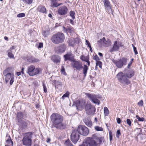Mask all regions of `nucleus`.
<instances>
[{"label":"nucleus","instance_id":"nucleus-1","mask_svg":"<svg viewBox=\"0 0 146 146\" xmlns=\"http://www.w3.org/2000/svg\"><path fill=\"white\" fill-rule=\"evenodd\" d=\"M50 119L54 127L57 129H65L67 125L63 123L64 117L61 115L57 113H53L50 116Z\"/></svg>","mask_w":146,"mask_h":146},{"label":"nucleus","instance_id":"nucleus-2","mask_svg":"<svg viewBox=\"0 0 146 146\" xmlns=\"http://www.w3.org/2000/svg\"><path fill=\"white\" fill-rule=\"evenodd\" d=\"M87 142L89 146H99L104 142L103 137H99L95 134H93L91 137H87Z\"/></svg>","mask_w":146,"mask_h":146},{"label":"nucleus","instance_id":"nucleus-3","mask_svg":"<svg viewBox=\"0 0 146 146\" xmlns=\"http://www.w3.org/2000/svg\"><path fill=\"white\" fill-rule=\"evenodd\" d=\"M65 39L64 34L61 32H58L53 35L51 38L52 42L55 44H59L63 42Z\"/></svg>","mask_w":146,"mask_h":146},{"label":"nucleus","instance_id":"nucleus-4","mask_svg":"<svg viewBox=\"0 0 146 146\" xmlns=\"http://www.w3.org/2000/svg\"><path fill=\"white\" fill-rule=\"evenodd\" d=\"M33 136V133L31 132H28L24 133L22 139L23 145L27 146H31L32 144V138Z\"/></svg>","mask_w":146,"mask_h":146},{"label":"nucleus","instance_id":"nucleus-5","mask_svg":"<svg viewBox=\"0 0 146 146\" xmlns=\"http://www.w3.org/2000/svg\"><path fill=\"white\" fill-rule=\"evenodd\" d=\"M118 80L122 86H125L129 84L130 81L122 72H120L117 75Z\"/></svg>","mask_w":146,"mask_h":146},{"label":"nucleus","instance_id":"nucleus-6","mask_svg":"<svg viewBox=\"0 0 146 146\" xmlns=\"http://www.w3.org/2000/svg\"><path fill=\"white\" fill-rule=\"evenodd\" d=\"M85 95L94 104L98 105L100 104V101L98 99H101V97L95 94H91L87 93H85Z\"/></svg>","mask_w":146,"mask_h":146},{"label":"nucleus","instance_id":"nucleus-7","mask_svg":"<svg viewBox=\"0 0 146 146\" xmlns=\"http://www.w3.org/2000/svg\"><path fill=\"white\" fill-rule=\"evenodd\" d=\"M40 68H35V66L31 65L29 66L27 68V73L30 76H33L39 73Z\"/></svg>","mask_w":146,"mask_h":146},{"label":"nucleus","instance_id":"nucleus-8","mask_svg":"<svg viewBox=\"0 0 146 146\" xmlns=\"http://www.w3.org/2000/svg\"><path fill=\"white\" fill-rule=\"evenodd\" d=\"M127 61V59L124 57L117 60L113 59L112 60V62L117 67L119 68H121L123 65H126Z\"/></svg>","mask_w":146,"mask_h":146},{"label":"nucleus","instance_id":"nucleus-9","mask_svg":"<svg viewBox=\"0 0 146 146\" xmlns=\"http://www.w3.org/2000/svg\"><path fill=\"white\" fill-rule=\"evenodd\" d=\"M80 137V134L77 129L72 131L70 135V139L74 143H76Z\"/></svg>","mask_w":146,"mask_h":146},{"label":"nucleus","instance_id":"nucleus-10","mask_svg":"<svg viewBox=\"0 0 146 146\" xmlns=\"http://www.w3.org/2000/svg\"><path fill=\"white\" fill-rule=\"evenodd\" d=\"M80 134L84 136L87 135L89 133V131L88 128L85 125H80L77 130Z\"/></svg>","mask_w":146,"mask_h":146},{"label":"nucleus","instance_id":"nucleus-11","mask_svg":"<svg viewBox=\"0 0 146 146\" xmlns=\"http://www.w3.org/2000/svg\"><path fill=\"white\" fill-rule=\"evenodd\" d=\"M85 110L87 114L92 115L94 114L96 109L94 106L88 104L85 106Z\"/></svg>","mask_w":146,"mask_h":146},{"label":"nucleus","instance_id":"nucleus-12","mask_svg":"<svg viewBox=\"0 0 146 146\" xmlns=\"http://www.w3.org/2000/svg\"><path fill=\"white\" fill-rule=\"evenodd\" d=\"M77 109L79 110H81L85 107L86 102L84 100H78L74 103Z\"/></svg>","mask_w":146,"mask_h":146},{"label":"nucleus","instance_id":"nucleus-13","mask_svg":"<svg viewBox=\"0 0 146 146\" xmlns=\"http://www.w3.org/2000/svg\"><path fill=\"white\" fill-rule=\"evenodd\" d=\"M58 14L61 16H64L68 13V10L67 7L63 5L59 7L57 10Z\"/></svg>","mask_w":146,"mask_h":146},{"label":"nucleus","instance_id":"nucleus-14","mask_svg":"<svg viewBox=\"0 0 146 146\" xmlns=\"http://www.w3.org/2000/svg\"><path fill=\"white\" fill-rule=\"evenodd\" d=\"M122 46L123 45L121 42L115 41L114 42L112 48L110 49L109 51L111 52L117 51L119 50V48Z\"/></svg>","mask_w":146,"mask_h":146},{"label":"nucleus","instance_id":"nucleus-15","mask_svg":"<svg viewBox=\"0 0 146 146\" xmlns=\"http://www.w3.org/2000/svg\"><path fill=\"white\" fill-rule=\"evenodd\" d=\"M72 67L78 70H80L83 68L82 63L78 61L74 60L71 63Z\"/></svg>","mask_w":146,"mask_h":146},{"label":"nucleus","instance_id":"nucleus-16","mask_svg":"<svg viewBox=\"0 0 146 146\" xmlns=\"http://www.w3.org/2000/svg\"><path fill=\"white\" fill-rule=\"evenodd\" d=\"M103 1L105 9L107 10L108 13H112L111 5L109 1L108 0H103Z\"/></svg>","mask_w":146,"mask_h":146},{"label":"nucleus","instance_id":"nucleus-17","mask_svg":"<svg viewBox=\"0 0 146 146\" xmlns=\"http://www.w3.org/2000/svg\"><path fill=\"white\" fill-rule=\"evenodd\" d=\"M66 48V46L65 44H61L56 48V51L58 53H62L65 51Z\"/></svg>","mask_w":146,"mask_h":146},{"label":"nucleus","instance_id":"nucleus-18","mask_svg":"<svg viewBox=\"0 0 146 146\" xmlns=\"http://www.w3.org/2000/svg\"><path fill=\"white\" fill-rule=\"evenodd\" d=\"M125 76L129 78H131L134 76L135 74L134 71L132 69H126L124 71V73Z\"/></svg>","mask_w":146,"mask_h":146},{"label":"nucleus","instance_id":"nucleus-19","mask_svg":"<svg viewBox=\"0 0 146 146\" xmlns=\"http://www.w3.org/2000/svg\"><path fill=\"white\" fill-rule=\"evenodd\" d=\"M65 61L69 60L73 62L74 60V57L71 52L67 53V54L64 56Z\"/></svg>","mask_w":146,"mask_h":146},{"label":"nucleus","instance_id":"nucleus-20","mask_svg":"<svg viewBox=\"0 0 146 146\" xmlns=\"http://www.w3.org/2000/svg\"><path fill=\"white\" fill-rule=\"evenodd\" d=\"M83 121L85 124L89 127H91L92 125V122L91 119L87 117H85L83 119Z\"/></svg>","mask_w":146,"mask_h":146},{"label":"nucleus","instance_id":"nucleus-21","mask_svg":"<svg viewBox=\"0 0 146 146\" xmlns=\"http://www.w3.org/2000/svg\"><path fill=\"white\" fill-rule=\"evenodd\" d=\"M32 123L29 121L25 119L24 120L22 121L21 125L23 128L25 129L26 128L27 126L30 125V124Z\"/></svg>","mask_w":146,"mask_h":146},{"label":"nucleus","instance_id":"nucleus-22","mask_svg":"<svg viewBox=\"0 0 146 146\" xmlns=\"http://www.w3.org/2000/svg\"><path fill=\"white\" fill-rule=\"evenodd\" d=\"M77 40V38H74L69 39L67 42L69 46L74 47L75 45V43L76 42Z\"/></svg>","mask_w":146,"mask_h":146},{"label":"nucleus","instance_id":"nucleus-23","mask_svg":"<svg viewBox=\"0 0 146 146\" xmlns=\"http://www.w3.org/2000/svg\"><path fill=\"white\" fill-rule=\"evenodd\" d=\"M37 10L42 13H47L46 9L45 6L43 5H39L37 8Z\"/></svg>","mask_w":146,"mask_h":146},{"label":"nucleus","instance_id":"nucleus-24","mask_svg":"<svg viewBox=\"0 0 146 146\" xmlns=\"http://www.w3.org/2000/svg\"><path fill=\"white\" fill-rule=\"evenodd\" d=\"M51 6L52 7H56L63 4L62 3H58L57 0H51Z\"/></svg>","mask_w":146,"mask_h":146},{"label":"nucleus","instance_id":"nucleus-25","mask_svg":"<svg viewBox=\"0 0 146 146\" xmlns=\"http://www.w3.org/2000/svg\"><path fill=\"white\" fill-rule=\"evenodd\" d=\"M54 84L56 89L57 88L61 91L62 88V82L58 81L55 80Z\"/></svg>","mask_w":146,"mask_h":146},{"label":"nucleus","instance_id":"nucleus-26","mask_svg":"<svg viewBox=\"0 0 146 146\" xmlns=\"http://www.w3.org/2000/svg\"><path fill=\"white\" fill-rule=\"evenodd\" d=\"M27 60L29 62H36L39 61V60L35 58L32 56H30L28 57Z\"/></svg>","mask_w":146,"mask_h":146},{"label":"nucleus","instance_id":"nucleus-27","mask_svg":"<svg viewBox=\"0 0 146 146\" xmlns=\"http://www.w3.org/2000/svg\"><path fill=\"white\" fill-rule=\"evenodd\" d=\"M51 59L53 62L56 63L59 62L60 61V58L58 56H53L51 58Z\"/></svg>","mask_w":146,"mask_h":146},{"label":"nucleus","instance_id":"nucleus-28","mask_svg":"<svg viewBox=\"0 0 146 146\" xmlns=\"http://www.w3.org/2000/svg\"><path fill=\"white\" fill-rule=\"evenodd\" d=\"M23 113L21 112L17 113V117L19 122L20 121L21 119L23 118Z\"/></svg>","mask_w":146,"mask_h":146},{"label":"nucleus","instance_id":"nucleus-29","mask_svg":"<svg viewBox=\"0 0 146 146\" xmlns=\"http://www.w3.org/2000/svg\"><path fill=\"white\" fill-rule=\"evenodd\" d=\"M5 146L13 145V142L11 141V138L10 136H9L8 139L7 140L6 142L5 143Z\"/></svg>","mask_w":146,"mask_h":146},{"label":"nucleus","instance_id":"nucleus-30","mask_svg":"<svg viewBox=\"0 0 146 146\" xmlns=\"http://www.w3.org/2000/svg\"><path fill=\"white\" fill-rule=\"evenodd\" d=\"M83 74L84 75V77H85L87 74V71L88 70V66L86 65H84L83 68Z\"/></svg>","mask_w":146,"mask_h":146},{"label":"nucleus","instance_id":"nucleus-31","mask_svg":"<svg viewBox=\"0 0 146 146\" xmlns=\"http://www.w3.org/2000/svg\"><path fill=\"white\" fill-rule=\"evenodd\" d=\"M104 45L105 47H108L111 44V41L109 39L106 40L105 39V41L104 42Z\"/></svg>","mask_w":146,"mask_h":146},{"label":"nucleus","instance_id":"nucleus-32","mask_svg":"<svg viewBox=\"0 0 146 146\" xmlns=\"http://www.w3.org/2000/svg\"><path fill=\"white\" fill-rule=\"evenodd\" d=\"M5 79L6 83H7L9 81L10 79L12 78L11 74H8L7 75L5 76Z\"/></svg>","mask_w":146,"mask_h":146},{"label":"nucleus","instance_id":"nucleus-33","mask_svg":"<svg viewBox=\"0 0 146 146\" xmlns=\"http://www.w3.org/2000/svg\"><path fill=\"white\" fill-rule=\"evenodd\" d=\"M67 33L72 34L74 32L73 28L71 27H69L67 28Z\"/></svg>","mask_w":146,"mask_h":146},{"label":"nucleus","instance_id":"nucleus-34","mask_svg":"<svg viewBox=\"0 0 146 146\" xmlns=\"http://www.w3.org/2000/svg\"><path fill=\"white\" fill-rule=\"evenodd\" d=\"M104 112L105 116H107L108 115L109 113V110L107 107H105L104 108Z\"/></svg>","mask_w":146,"mask_h":146},{"label":"nucleus","instance_id":"nucleus-35","mask_svg":"<svg viewBox=\"0 0 146 146\" xmlns=\"http://www.w3.org/2000/svg\"><path fill=\"white\" fill-rule=\"evenodd\" d=\"M75 13L74 11H71L70 12V16L72 17L73 19H75Z\"/></svg>","mask_w":146,"mask_h":146},{"label":"nucleus","instance_id":"nucleus-36","mask_svg":"<svg viewBox=\"0 0 146 146\" xmlns=\"http://www.w3.org/2000/svg\"><path fill=\"white\" fill-rule=\"evenodd\" d=\"M88 58L87 56H85L83 55H82L80 57V59L83 61L86 62L88 59Z\"/></svg>","mask_w":146,"mask_h":146},{"label":"nucleus","instance_id":"nucleus-37","mask_svg":"<svg viewBox=\"0 0 146 146\" xmlns=\"http://www.w3.org/2000/svg\"><path fill=\"white\" fill-rule=\"evenodd\" d=\"M136 117L137 118V119H138V121H143L145 120V119L144 118L140 117L138 115H136Z\"/></svg>","mask_w":146,"mask_h":146},{"label":"nucleus","instance_id":"nucleus-38","mask_svg":"<svg viewBox=\"0 0 146 146\" xmlns=\"http://www.w3.org/2000/svg\"><path fill=\"white\" fill-rule=\"evenodd\" d=\"M87 140H88V139L87 138L85 139V141L83 142L82 144L80 146H88V143L87 142Z\"/></svg>","mask_w":146,"mask_h":146},{"label":"nucleus","instance_id":"nucleus-39","mask_svg":"<svg viewBox=\"0 0 146 146\" xmlns=\"http://www.w3.org/2000/svg\"><path fill=\"white\" fill-rule=\"evenodd\" d=\"M69 92H67L66 93H65L63 95V96L62 97V99L64 100V99L65 98L68 97L69 96Z\"/></svg>","mask_w":146,"mask_h":146},{"label":"nucleus","instance_id":"nucleus-40","mask_svg":"<svg viewBox=\"0 0 146 146\" xmlns=\"http://www.w3.org/2000/svg\"><path fill=\"white\" fill-rule=\"evenodd\" d=\"M93 59L95 60L96 62L100 61V58L97 55H96L94 56Z\"/></svg>","mask_w":146,"mask_h":146},{"label":"nucleus","instance_id":"nucleus-41","mask_svg":"<svg viewBox=\"0 0 146 146\" xmlns=\"http://www.w3.org/2000/svg\"><path fill=\"white\" fill-rule=\"evenodd\" d=\"M95 128L97 131H102L103 130V129L102 127L98 126H95Z\"/></svg>","mask_w":146,"mask_h":146},{"label":"nucleus","instance_id":"nucleus-42","mask_svg":"<svg viewBox=\"0 0 146 146\" xmlns=\"http://www.w3.org/2000/svg\"><path fill=\"white\" fill-rule=\"evenodd\" d=\"M25 14L24 13H21L18 14L17 16L18 17H25Z\"/></svg>","mask_w":146,"mask_h":146},{"label":"nucleus","instance_id":"nucleus-43","mask_svg":"<svg viewBox=\"0 0 146 146\" xmlns=\"http://www.w3.org/2000/svg\"><path fill=\"white\" fill-rule=\"evenodd\" d=\"M102 62L100 61L96 62V65L97 66H98L101 69L102 68Z\"/></svg>","mask_w":146,"mask_h":146},{"label":"nucleus","instance_id":"nucleus-44","mask_svg":"<svg viewBox=\"0 0 146 146\" xmlns=\"http://www.w3.org/2000/svg\"><path fill=\"white\" fill-rule=\"evenodd\" d=\"M66 143L67 146H73L69 140L66 141Z\"/></svg>","mask_w":146,"mask_h":146},{"label":"nucleus","instance_id":"nucleus-45","mask_svg":"<svg viewBox=\"0 0 146 146\" xmlns=\"http://www.w3.org/2000/svg\"><path fill=\"white\" fill-rule=\"evenodd\" d=\"M8 56L11 58H14V56L13 54L11 52H9L8 53Z\"/></svg>","mask_w":146,"mask_h":146},{"label":"nucleus","instance_id":"nucleus-46","mask_svg":"<svg viewBox=\"0 0 146 146\" xmlns=\"http://www.w3.org/2000/svg\"><path fill=\"white\" fill-rule=\"evenodd\" d=\"M109 134L110 137V140L111 141L112 140V134L111 131H109Z\"/></svg>","mask_w":146,"mask_h":146},{"label":"nucleus","instance_id":"nucleus-47","mask_svg":"<svg viewBox=\"0 0 146 146\" xmlns=\"http://www.w3.org/2000/svg\"><path fill=\"white\" fill-rule=\"evenodd\" d=\"M105 38L103 37L102 39H100L98 41V42L102 44H104V42L105 41Z\"/></svg>","mask_w":146,"mask_h":146},{"label":"nucleus","instance_id":"nucleus-48","mask_svg":"<svg viewBox=\"0 0 146 146\" xmlns=\"http://www.w3.org/2000/svg\"><path fill=\"white\" fill-rule=\"evenodd\" d=\"M126 122L127 124L129 126H131V121L130 119H127L126 120Z\"/></svg>","mask_w":146,"mask_h":146},{"label":"nucleus","instance_id":"nucleus-49","mask_svg":"<svg viewBox=\"0 0 146 146\" xmlns=\"http://www.w3.org/2000/svg\"><path fill=\"white\" fill-rule=\"evenodd\" d=\"M42 86L43 88L44 91L45 93H46L47 92V89L46 85L44 83L42 84Z\"/></svg>","mask_w":146,"mask_h":146},{"label":"nucleus","instance_id":"nucleus-50","mask_svg":"<svg viewBox=\"0 0 146 146\" xmlns=\"http://www.w3.org/2000/svg\"><path fill=\"white\" fill-rule=\"evenodd\" d=\"M120 134V129L117 130L116 132V137L118 138H119V135Z\"/></svg>","mask_w":146,"mask_h":146},{"label":"nucleus","instance_id":"nucleus-51","mask_svg":"<svg viewBox=\"0 0 146 146\" xmlns=\"http://www.w3.org/2000/svg\"><path fill=\"white\" fill-rule=\"evenodd\" d=\"M33 0H26L24 3L28 4H31L32 3Z\"/></svg>","mask_w":146,"mask_h":146},{"label":"nucleus","instance_id":"nucleus-52","mask_svg":"<svg viewBox=\"0 0 146 146\" xmlns=\"http://www.w3.org/2000/svg\"><path fill=\"white\" fill-rule=\"evenodd\" d=\"M49 31L48 30L44 31V36L46 37L49 34Z\"/></svg>","mask_w":146,"mask_h":146},{"label":"nucleus","instance_id":"nucleus-53","mask_svg":"<svg viewBox=\"0 0 146 146\" xmlns=\"http://www.w3.org/2000/svg\"><path fill=\"white\" fill-rule=\"evenodd\" d=\"M8 74H11L8 73V69L5 70L3 71V74L4 76L7 75Z\"/></svg>","mask_w":146,"mask_h":146},{"label":"nucleus","instance_id":"nucleus-54","mask_svg":"<svg viewBox=\"0 0 146 146\" xmlns=\"http://www.w3.org/2000/svg\"><path fill=\"white\" fill-rule=\"evenodd\" d=\"M138 104L141 106H143V101L142 100H141L139 102H138Z\"/></svg>","mask_w":146,"mask_h":146},{"label":"nucleus","instance_id":"nucleus-55","mask_svg":"<svg viewBox=\"0 0 146 146\" xmlns=\"http://www.w3.org/2000/svg\"><path fill=\"white\" fill-rule=\"evenodd\" d=\"M14 78L13 77H12L10 79V85H11L12 84L13 82L14 81Z\"/></svg>","mask_w":146,"mask_h":146},{"label":"nucleus","instance_id":"nucleus-56","mask_svg":"<svg viewBox=\"0 0 146 146\" xmlns=\"http://www.w3.org/2000/svg\"><path fill=\"white\" fill-rule=\"evenodd\" d=\"M43 47V43L42 42H40L38 47V48H41Z\"/></svg>","mask_w":146,"mask_h":146},{"label":"nucleus","instance_id":"nucleus-57","mask_svg":"<svg viewBox=\"0 0 146 146\" xmlns=\"http://www.w3.org/2000/svg\"><path fill=\"white\" fill-rule=\"evenodd\" d=\"M62 28H63L62 30L63 32H65V33H67V31H68L67 28H66L64 27L63 26L62 27Z\"/></svg>","mask_w":146,"mask_h":146},{"label":"nucleus","instance_id":"nucleus-58","mask_svg":"<svg viewBox=\"0 0 146 146\" xmlns=\"http://www.w3.org/2000/svg\"><path fill=\"white\" fill-rule=\"evenodd\" d=\"M61 72L63 74L65 73L64 68V66H62L61 67Z\"/></svg>","mask_w":146,"mask_h":146},{"label":"nucleus","instance_id":"nucleus-59","mask_svg":"<svg viewBox=\"0 0 146 146\" xmlns=\"http://www.w3.org/2000/svg\"><path fill=\"white\" fill-rule=\"evenodd\" d=\"M86 44L89 47H90V46H91L89 42L87 40H86Z\"/></svg>","mask_w":146,"mask_h":146},{"label":"nucleus","instance_id":"nucleus-60","mask_svg":"<svg viewBox=\"0 0 146 146\" xmlns=\"http://www.w3.org/2000/svg\"><path fill=\"white\" fill-rule=\"evenodd\" d=\"M117 122L118 124L121 123V120L118 117L117 118Z\"/></svg>","mask_w":146,"mask_h":146},{"label":"nucleus","instance_id":"nucleus-61","mask_svg":"<svg viewBox=\"0 0 146 146\" xmlns=\"http://www.w3.org/2000/svg\"><path fill=\"white\" fill-rule=\"evenodd\" d=\"M133 49L135 54L136 55L138 54V53L137 50L136 48L135 47H134V48H133Z\"/></svg>","mask_w":146,"mask_h":146},{"label":"nucleus","instance_id":"nucleus-62","mask_svg":"<svg viewBox=\"0 0 146 146\" xmlns=\"http://www.w3.org/2000/svg\"><path fill=\"white\" fill-rule=\"evenodd\" d=\"M132 64V63H131V62H130L129 63V64H128V66H127V68H129L130 66H131V65Z\"/></svg>","mask_w":146,"mask_h":146},{"label":"nucleus","instance_id":"nucleus-63","mask_svg":"<svg viewBox=\"0 0 146 146\" xmlns=\"http://www.w3.org/2000/svg\"><path fill=\"white\" fill-rule=\"evenodd\" d=\"M24 68L23 67L21 69V72L23 74H24Z\"/></svg>","mask_w":146,"mask_h":146},{"label":"nucleus","instance_id":"nucleus-64","mask_svg":"<svg viewBox=\"0 0 146 146\" xmlns=\"http://www.w3.org/2000/svg\"><path fill=\"white\" fill-rule=\"evenodd\" d=\"M70 22L72 25H74V22L72 20L70 19Z\"/></svg>","mask_w":146,"mask_h":146}]
</instances>
